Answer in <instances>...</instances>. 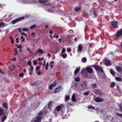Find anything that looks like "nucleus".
<instances>
[{
  "mask_svg": "<svg viewBox=\"0 0 122 122\" xmlns=\"http://www.w3.org/2000/svg\"><path fill=\"white\" fill-rule=\"evenodd\" d=\"M75 80L76 81L79 82L80 81V78L79 77H77L75 78Z\"/></svg>",
  "mask_w": 122,
  "mask_h": 122,
  "instance_id": "bb28decb",
  "label": "nucleus"
},
{
  "mask_svg": "<svg viewBox=\"0 0 122 122\" xmlns=\"http://www.w3.org/2000/svg\"><path fill=\"white\" fill-rule=\"evenodd\" d=\"M36 51L41 54H44L45 53V52L43 51V50L40 48H39Z\"/></svg>",
  "mask_w": 122,
  "mask_h": 122,
  "instance_id": "f3484780",
  "label": "nucleus"
},
{
  "mask_svg": "<svg viewBox=\"0 0 122 122\" xmlns=\"http://www.w3.org/2000/svg\"><path fill=\"white\" fill-rule=\"evenodd\" d=\"M49 66V63L48 62L46 63V70H47L48 69V66Z\"/></svg>",
  "mask_w": 122,
  "mask_h": 122,
  "instance_id": "ea45409f",
  "label": "nucleus"
},
{
  "mask_svg": "<svg viewBox=\"0 0 122 122\" xmlns=\"http://www.w3.org/2000/svg\"><path fill=\"white\" fill-rule=\"evenodd\" d=\"M30 68L31 71L32 72L33 71V70L34 69V67L31 65L30 66Z\"/></svg>",
  "mask_w": 122,
  "mask_h": 122,
  "instance_id": "49530a36",
  "label": "nucleus"
},
{
  "mask_svg": "<svg viewBox=\"0 0 122 122\" xmlns=\"http://www.w3.org/2000/svg\"><path fill=\"white\" fill-rule=\"evenodd\" d=\"M67 52H70L71 51V49L70 48H67Z\"/></svg>",
  "mask_w": 122,
  "mask_h": 122,
  "instance_id": "5fc2aeb1",
  "label": "nucleus"
},
{
  "mask_svg": "<svg viewBox=\"0 0 122 122\" xmlns=\"http://www.w3.org/2000/svg\"><path fill=\"white\" fill-rule=\"evenodd\" d=\"M88 75L87 74H85L84 75V77L85 78H87L88 77Z\"/></svg>",
  "mask_w": 122,
  "mask_h": 122,
  "instance_id": "052dcab7",
  "label": "nucleus"
},
{
  "mask_svg": "<svg viewBox=\"0 0 122 122\" xmlns=\"http://www.w3.org/2000/svg\"><path fill=\"white\" fill-rule=\"evenodd\" d=\"M115 83L114 82H112L110 86L112 88L115 86Z\"/></svg>",
  "mask_w": 122,
  "mask_h": 122,
  "instance_id": "e433bc0d",
  "label": "nucleus"
},
{
  "mask_svg": "<svg viewBox=\"0 0 122 122\" xmlns=\"http://www.w3.org/2000/svg\"><path fill=\"white\" fill-rule=\"evenodd\" d=\"M90 92L88 91H86L85 92H84L83 93V95H85L88 96L89 95Z\"/></svg>",
  "mask_w": 122,
  "mask_h": 122,
  "instance_id": "2f4dec72",
  "label": "nucleus"
},
{
  "mask_svg": "<svg viewBox=\"0 0 122 122\" xmlns=\"http://www.w3.org/2000/svg\"><path fill=\"white\" fill-rule=\"evenodd\" d=\"M53 102L52 101H50L49 104L48 105V108L49 109H51V107L52 106V105H53Z\"/></svg>",
  "mask_w": 122,
  "mask_h": 122,
  "instance_id": "4468645a",
  "label": "nucleus"
},
{
  "mask_svg": "<svg viewBox=\"0 0 122 122\" xmlns=\"http://www.w3.org/2000/svg\"><path fill=\"white\" fill-rule=\"evenodd\" d=\"M92 66L97 71H99L101 73H103L104 71L102 67L100 66L96 65H92Z\"/></svg>",
  "mask_w": 122,
  "mask_h": 122,
  "instance_id": "f257e3e1",
  "label": "nucleus"
},
{
  "mask_svg": "<svg viewBox=\"0 0 122 122\" xmlns=\"http://www.w3.org/2000/svg\"><path fill=\"white\" fill-rule=\"evenodd\" d=\"M97 86V85L95 83L93 84L92 85V87L93 88H95Z\"/></svg>",
  "mask_w": 122,
  "mask_h": 122,
  "instance_id": "8fccbe9b",
  "label": "nucleus"
},
{
  "mask_svg": "<svg viewBox=\"0 0 122 122\" xmlns=\"http://www.w3.org/2000/svg\"><path fill=\"white\" fill-rule=\"evenodd\" d=\"M110 72L111 74L113 76H115V74L114 71L112 69L110 70Z\"/></svg>",
  "mask_w": 122,
  "mask_h": 122,
  "instance_id": "b1692460",
  "label": "nucleus"
},
{
  "mask_svg": "<svg viewBox=\"0 0 122 122\" xmlns=\"http://www.w3.org/2000/svg\"><path fill=\"white\" fill-rule=\"evenodd\" d=\"M97 13L96 11H94L93 13V15L94 17H96L97 16Z\"/></svg>",
  "mask_w": 122,
  "mask_h": 122,
  "instance_id": "cd10ccee",
  "label": "nucleus"
},
{
  "mask_svg": "<svg viewBox=\"0 0 122 122\" xmlns=\"http://www.w3.org/2000/svg\"><path fill=\"white\" fill-rule=\"evenodd\" d=\"M59 43H61V38H60V39H59Z\"/></svg>",
  "mask_w": 122,
  "mask_h": 122,
  "instance_id": "774afa93",
  "label": "nucleus"
},
{
  "mask_svg": "<svg viewBox=\"0 0 122 122\" xmlns=\"http://www.w3.org/2000/svg\"><path fill=\"white\" fill-rule=\"evenodd\" d=\"M5 114L4 113V111L3 109L0 107V116H2L3 115H5Z\"/></svg>",
  "mask_w": 122,
  "mask_h": 122,
  "instance_id": "dca6fc26",
  "label": "nucleus"
},
{
  "mask_svg": "<svg viewBox=\"0 0 122 122\" xmlns=\"http://www.w3.org/2000/svg\"><path fill=\"white\" fill-rule=\"evenodd\" d=\"M5 24L4 23L2 22L1 23H0V27H4L5 26Z\"/></svg>",
  "mask_w": 122,
  "mask_h": 122,
  "instance_id": "473e14b6",
  "label": "nucleus"
},
{
  "mask_svg": "<svg viewBox=\"0 0 122 122\" xmlns=\"http://www.w3.org/2000/svg\"><path fill=\"white\" fill-rule=\"evenodd\" d=\"M19 38H16V42L17 43H18L19 42Z\"/></svg>",
  "mask_w": 122,
  "mask_h": 122,
  "instance_id": "13d9d810",
  "label": "nucleus"
},
{
  "mask_svg": "<svg viewBox=\"0 0 122 122\" xmlns=\"http://www.w3.org/2000/svg\"><path fill=\"white\" fill-rule=\"evenodd\" d=\"M72 100L74 102H76L77 101L75 98V94H73L72 97Z\"/></svg>",
  "mask_w": 122,
  "mask_h": 122,
  "instance_id": "aec40b11",
  "label": "nucleus"
},
{
  "mask_svg": "<svg viewBox=\"0 0 122 122\" xmlns=\"http://www.w3.org/2000/svg\"><path fill=\"white\" fill-rule=\"evenodd\" d=\"M24 75V74L23 73H21L19 75V76L20 77H23V76Z\"/></svg>",
  "mask_w": 122,
  "mask_h": 122,
  "instance_id": "864d4df0",
  "label": "nucleus"
},
{
  "mask_svg": "<svg viewBox=\"0 0 122 122\" xmlns=\"http://www.w3.org/2000/svg\"><path fill=\"white\" fill-rule=\"evenodd\" d=\"M62 89V86H60L58 87L55 89L54 92L55 94L61 91Z\"/></svg>",
  "mask_w": 122,
  "mask_h": 122,
  "instance_id": "423d86ee",
  "label": "nucleus"
},
{
  "mask_svg": "<svg viewBox=\"0 0 122 122\" xmlns=\"http://www.w3.org/2000/svg\"><path fill=\"white\" fill-rule=\"evenodd\" d=\"M33 35L34 36H33L34 37H35L36 36V35L34 32H33L31 34V36H33Z\"/></svg>",
  "mask_w": 122,
  "mask_h": 122,
  "instance_id": "bf43d9fd",
  "label": "nucleus"
},
{
  "mask_svg": "<svg viewBox=\"0 0 122 122\" xmlns=\"http://www.w3.org/2000/svg\"><path fill=\"white\" fill-rule=\"evenodd\" d=\"M33 62V64L34 65H36L37 64V61L36 60L34 61Z\"/></svg>",
  "mask_w": 122,
  "mask_h": 122,
  "instance_id": "603ef678",
  "label": "nucleus"
},
{
  "mask_svg": "<svg viewBox=\"0 0 122 122\" xmlns=\"http://www.w3.org/2000/svg\"><path fill=\"white\" fill-rule=\"evenodd\" d=\"M2 105L4 108L6 109H7L8 108V104L5 102L3 103Z\"/></svg>",
  "mask_w": 122,
  "mask_h": 122,
  "instance_id": "f8f14e48",
  "label": "nucleus"
},
{
  "mask_svg": "<svg viewBox=\"0 0 122 122\" xmlns=\"http://www.w3.org/2000/svg\"><path fill=\"white\" fill-rule=\"evenodd\" d=\"M87 108L88 109H95V107H94L92 105L88 106L87 107Z\"/></svg>",
  "mask_w": 122,
  "mask_h": 122,
  "instance_id": "c756f323",
  "label": "nucleus"
},
{
  "mask_svg": "<svg viewBox=\"0 0 122 122\" xmlns=\"http://www.w3.org/2000/svg\"><path fill=\"white\" fill-rule=\"evenodd\" d=\"M22 47V46L21 45H20L17 47V48L18 49H21Z\"/></svg>",
  "mask_w": 122,
  "mask_h": 122,
  "instance_id": "680f3d73",
  "label": "nucleus"
},
{
  "mask_svg": "<svg viewBox=\"0 0 122 122\" xmlns=\"http://www.w3.org/2000/svg\"><path fill=\"white\" fill-rule=\"evenodd\" d=\"M24 2L26 3H30L31 2L30 0H24Z\"/></svg>",
  "mask_w": 122,
  "mask_h": 122,
  "instance_id": "c9c22d12",
  "label": "nucleus"
},
{
  "mask_svg": "<svg viewBox=\"0 0 122 122\" xmlns=\"http://www.w3.org/2000/svg\"><path fill=\"white\" fill-rule=\"evenodd\" d=\"M116 114L118 116L121 117H122V114L118 113L117 112L116 113Z\"/></svg>",
  "mask_w": 122,
  "mask_h": 122,
  "instance_id": "a18cd8bd",
  "label": "nucleus"
},
{
  "mask_svg": "<svg viewBox=\"0 0 122 122\" xmlns=\"http://www.w3.org/2000/svg\"><path fill=\"white\" fill-rule=\"evenodd\" d=\"M95 93L97 95H99L101 97L104 95V93L101 90L99 89H97L95 90Z\"/></svg>",
  "mask_w": 122,
  "mask_h": 122,
  "instance_id": "7ed1b4c3",
  "label": "nucleus"
},
{
  "mask_svg": "<svg viewBox=\"0 0 122 122\" xmlns=\"http://www.w3.org/2000/svg\"><path fill=\"white\" fill-rule=\"evenodd\" d=\"M22 30L23 31H29L28 29L27 28H23L22 29Z\"/></svg>",
  "mask_w": 122,
  "mask_h": 122,
  "instance_id": "a19ab883",
  "label": "nucleus"
},
{
  "mask_svg": "<svg viewBox=\"0 0 122 122\" xmlns=\"http://www.w3.org/2000/svg\"><path fill=\"white\" fill-rule=\"evenodd\" d=\"M0 73H1V74H5V73L3 72L2 71L1 69L0 68Z\"/></svg>",
  "mask_w": 122,
  "mask_h": 122,
  "instance_id": "4d7b16f0",
  "label": "nucleus"
},
{
  "mask_svg": "<svg viewBox=\"0 0 122 122\" xmlns=\"http://www.w3.org/2000/svg\"><path fill=\"white\" fill-rule=\"evenodd\" d=\"M31 63L30 60H29L27 62V64L29 66H31Z\"/></svg>",
  "mask_w": 122,
  "mask_h": 122,
  "instance_id": "de8ad7c7",
  "label": "nucleus"
},
{
  "mask_svg": "<svg viewBox=\"0 0 122 122\" xmlns=\"http://www.w3.org/2000/svg\"><path fill=\"white\" fill-rule=\"evenodd\" d=\"M81 8V7H76L74 8V10L76 12H77L80 10Z\"/></svg>",
  "mask_w": 122,
  "mask_h": 122,
  "instance_id": "412c9836",
  "label": "nucleus"
},
{
  "mask_svg": "<svg viewBox=\"0 0 122 122\" xmlns=\"http://www.w3.org/2000/svg\"><path fill=\"white\" fill-rule=\"evenodd\" d=\"M70 99V96L66 95L65 97V102H66L68 100Z\"/></svg>",
  "mask_w": 122,
  "mask_h": 122,
  "instance_id": "5701e85b",
  "label": "nucleus"
},
{
  "mask_svg": "<svg viewBox=\"0 0 122 122\" xmlns=\"http://www.w3.org/2000/svg\"><path fill=\"white\" fill-rule=\"evenodd\" d=\"M86 69L85 68H84L82 69L81 72V74H82L86 72Z\"/></svg>",
  "mask_w": 122,
  "mask_h": 122,
  "instance_id": "c85d7f7f",
  "label": "nucleus"
},
{
  "mask_svg": "<svg viewBox=\"0 0 122 122\" xmlns=\"http://www.w3.org/2000/svg\"><path fill=\"white\" fill-rule=\"evenodd\" d=\"M105 64L106 66H110L111 65V62L109 60L107 59H106L104 60Z\"/></svg>",
  "mask_w": 122,
  "mask_h": 122,
  "instance_id": "6e6552de",
  "label": "nucleus"
},
{
  "mask_svg": "<svg viewBox=\"0 0 122 122\" xmlns=\"http://www.w3.org/2000/svg\"><path fill=\"white\" fill-rule=\"evenodd\" d=\"M30 85L33 86H36L37 85V82H35L33 83H31L30 84Z\"/></svg>",
  "mask_w": 122,
  "mask_h": 122,
  "instance_id": "a878e982",
  "label": "nucleus"
},
{
  "mask_svg": "<svg viewBox=\"0 0 122 122\" xmlns=\"http://www.w3.org/2000/svg\"><path fill=\"white\" fill-rule=\"evenodd\" d=\"M121 36H122V28L118 30L115 34L117 38Z\"/></svg>",
  "mask_w": 122,
  "mask_h": 122,
  "instance_id": "0eeeda50",
  "label": "nucleus"
},
{
  "mask_svg": "<svg viewBox=\"0 0 122 122\" xmlns=\"http://www.w3.org/2000/svg\"><path fill=\"white\" fill-rule=\"evenodd\" d=\"M82 61L83 62H85L86 61V58H83L82 59Z\"/></svg>",
  "mask_w": 122,
  "mask_h": 122,
  "instance_id": "58836bf2",
  "label": "nucleus"
},
{
  "mask_svg": "<svg viewBox=\"0 0 122 122\" xmlns=\"http://www.w3.org/2000/svg\"><path fill=\"white\" fill-rule=\"evenodd\" d=\"M27 51H29L30 52V53H31V54H32V52L30 51V48H27Z\"/></svg>",
  "mask_w": 122,
  "mask_h": 122,
  "instance_id": "6e6d98bb",
  "label": "nucleus"
},
{
  "mask_svg": "<svg viewBox=\"0 0 122 122\" xmlns=\"http://www.w3.org/2000/svg\"><path fill=\"white\" fill-rule=\"evenodd\" d=\"M83 48V46L81 44L79 45L78 47V49L77 51L78 52L81 51H82Z\"/></svg>",
  "mask_w": 122,
  "mask_h": 122,
  "instance_id": "ddd939ff",
  "label": "nucleus"
},
{
  "mask_svg": "<svg viewBox=\"0 0 122 122\" xmlns=\"http://www.w3.org/2000/svg\"><path fill=\"white\" fill-rule=\"evenodd\" d=\"M103 100L102 99L100 98L99 97H96L95 98V101L96 102H102Z\"/></svg>",
  "mask_w": 122,
  "mask_h": 122,
  "instance_id": "9d476101",
  "label": "nucleus"
},
{
  "mask_svg": "<svg viewBox=\"0 0 122 122\" xmlns=\"http://www.w3.org/2000/svg\"><path fill=\"white\" fill-rule=\"evenodd\" d=\"M41 67L40 66H37L36 67V71H37L38 70H39L40 69Z\"/></svg>",
  "mask_w": 122,
  "mask_h": 122,
  "instance_id": "09e8293b",
  "label": "nucleus"
},
{
  "mask_svg": "<svg viewBox=\"0 0 122 122\" xmlns=\"http://www.w3.org/2000/svg\"><path fill=\"white\" fill-rule=\"evenodd\" d=\"M80 67H78L75 70L74 73L75 75L77 74L80 71Z\"/></svg>",
  "mask_w": 122,
  "mask_h": 122,
  "instance_id": "4be33fe9",
  "label": "nucleus"
},
{
  "mask_svg": "<svg viewBox=\"0 0 122 122\" xmlns=\"http://www.w3.org/2000/svg\"><path fill=\"white\" fill-rule=\"evenodd\" d=\"M41 117H36L31 120V122H41Z\"/></svg>",
  "mask_w": 122,
  "mask_h": 122,
  "instance_id": "39448f33",
  "label": "nucleus"
},
{
  "mask_svg": "<svg viewBox=\"0 0 122 122\" xmlns=\"http://www.w3.org/2000/svg\"><path fill=\"white\" fill-rule=\"evenodd\" d=\"M7 117V115H4L1 118V120L2 122H4L6 120Z\"/></svg>",
  "mask_w": 122,
  "mask_h": 122,
  "instance_id": "2eb2a0df",
  "label": "nucleus"
},
{
  "mask_svg": "<svg viewBox=\"0 0 122 122\" xmlns=\"http://www.w3.org/2000/svg\"><path fill=\"white\" fill-rule=\"evenodd\" d=\"M117 90L118 91H119V90H120V89H119V87H118V85H117Z\"/></svg>",
  "mask_w": 122,
  "mask_h": 122,
  "instance_id": "338daca9",
  "label": "nucleus"
},
{
  "mask_svg": "<svg viewBox=\"0 0 122 122\" xmlns=\"http://www.w3.org/2000/svg\"><path fill=\"white\" fill-rule=\"evenodd\" d=\"M13 66L14 67V69H11V71H14L15 70V67L14 66V65H13Z\"/></svg>",
  "mask_w": 122,
  "mask_h": 122,
  "instance_id": "69168bd1",
  "label": "nucleus"
},
{
  "mask_svg": "<svg viewBox=\"0 0 122 122\" xmlns=\"http://www.w3.org/2000/svg\"><path fill=\"white\" fill-rule=\"evenodd\" d=\"M119 109H120L121 111L122 112V103L119 104Z\"/></svg>",
  "mask_w": 122,
  "mask_h": 122,
  "instance_id": "7c9ffc66",
  "label": "nucleus"
},
{
  "mask_svg": "<svg viewBox=\"0 0 122 122\" xmlns=\"http://www.w3.org/2000/svg\"><path fill=\"white\" fill-rule=\"evenodd\" d=\"M38 0L41 3H45L48 1V0Z\"/></svg>",
  "mask_w": 122,
  "mask_h": 122,
  "instance_id": "72a5a7b5",
  "label": "nucleus"
},
{
  "mask_svg": "<svg viewBox=\"0 0 122 122\" xmlns=\"http://www.w3.org/2000/svg\"><path fill=\"white\" fill-rule=\"evenodd\" d=\"M36 25H33L30 28V29H33L34 28H35Z\"/></svg>",
  "mask_w": 122,
  "mask_h": 122,
  "instance_id": "37998d69",
  "label": "nucleus"
},
{
  "mask_svg": "<svg viewBox=\"0 0 122 122\" xmlns=\"http://www.w3.org/2000/svg\"><path fill=\"white\" fill-rule=\"evenodd\" d=\"M63 107H64V106L63 104H61L57 106L56 107L55 110L56 109L57 111L59 112Z\"/></svg>",
  "mask_w": 122,
  "mask_h": 122,
  "instance_id": "1a4fd4ad",
  "label": "nucleus"
},
{
  "mask_svg": "<svg viewBox=\"0 0 122 122\" xmlns=\"http://www.w3.org/2000/svg\"><path fill=\"white\" fill-rule=\"evenodd\" d=\"M25 18V16H23L20 18L16 19L12 21L11 22V24H14L20 21L21 20H23Z\"/></svg>",
  "mask_w": 122,
  "mask_h": 122,
  "instance_id": "f03ea898",
  "label": "nucleus"
},
{
  "mask_svg": "<svg viewBox=\"0 0 122 122\" xmlns=\"http://www.w3.org/2000/svg\"><path fill=\"white\" fill-rule=\"evenodd\" d=\"M53 86H52V84H51L49 87V89L51 90L53 89Z\"/></svg>",
  "mask_w": 122,
  "mask_h": 122,
  "instance_id": "79ce46f5",
  "label": "nucleus"
},
{
  "mask_svg": "<svg viewBox=\"0 0 122 122\" xmlns=\"http://www.w3.org/2000/svg\"><path fill=\"white\" fill-rule=\"evenodd\" d=\"M111 26L115 28L118 27V22L116 21H112L110 22Z\"/></svg>",
  "mask_w": 122,
  "mask_h": 122,
  "instance_id": "20e7f679",
  "label": "nucleus"
},
{
  "mask_svg": "<svg viewBox=\"0 0 122 122\" xmlns=\"http://www.w3.org/2000/svg\"><path fill=\"white\" fill-rule=\"evenodd\" d=\"M61 56H62L63 58H65L67 56V55L66 54L64 53L63 54H62Z\"/></svg>",
  "mask_w": 122,
  "mask_h": 122,
  "instance_id": "4c0bfd02",
  "label": "nucleus"
},
{
  "mask_svg": "<svg viewBox=\"0 0 122 122\" xmlns=\"http://www.w3.org/2000/svg\"><path fill=\"white\" fill-rule=\"evenodd\" d=\"M57 84V82L56 81H54L51 84L54 86H55Z\"/></svg>",
  "mask_w": 122,
  "mask_h": 122,
  "instance_id": "f704fd0d",
  "label": "nucleus"
},
{
  "mask_svg": "<svg viewBox=\"0 0 122 122\" xmlns=\"http://www.w3.org/2000/svg\"><path fill=\"white\" fill-rule=\"evenodd\" d=\"M116 69L117 71L119 73H120L122 71V70L120 67H116Z\"/></svg>",
  "mask_w": 122,
  "mask_h": 122,
  "instance_id": "a211bd4d",
  "label": "nucleus"
},
{
  "mask_svg": "<svg viewBox=\"0 0 122 122\" xmlns=\"http://www.w3.org/2000/svg\"><path fill=\"white\" fill-rule=\"evenodd\" d=\"M21 40L22 39L21 41L22 42H24L25 41V39L23 37V36H21Z\"/></svg>",
  "mask_w": 122,
  "mask_h": 122,
  "instance_id": "c03bdc74",
  "label": "nucleus"
},
{
  "mask_svg": "<svg viewBox=\"0 0 122 122\" xmlns=\"http://www.w3.org/2000/svg\"><path fill=\"white\" fill-rule=\"evenodd\" d=\"M12 60L13 61H15L16 60V58H13L12 59Z\"/></svg>",
  "mask_w": 122,
  "mask_h": 122,
  "instance_id": "0e129e2a",
  "label": "nucleus"
},
{
  "mask_svg": "<svg viewBox=\"0 0 122 122\" xmlns=\"http://www.w3.org/2000/svg\"><path fill=\"white\" fill-rule=\"evenodd\" d=\"M66 51V49L65 48H63L62 50L61 53H63L64 52H65Z\"/></svg>",
  "mask_w": 122,
  "mask_h": 122,
  "instance_id": "3c124183",
  "label": "nucleus"
},
{
  "mask_svg": "<svg viewBox=\"0 0 122 122\" xmlns=\"http://www.w3.org/2000/svg\"><path fill=\"white\" fill-rule=\"evenodd\" d=\"M115 80L117 81H122L121 78L120 77H117L115 78Z\"/></svg>",
  "mask_w": 122,
  "mask_h": 122,
  "instance_id": "393cba45",
  "label": "nucleus"
},
{
  "mask_svg": "<svg viewBox=\"0 0 122 122\" xmlns=\"http://www.w3.org/2000/svg\"><path fill=\"white\" fill-rule=\"evenodd\" d=\"M78 85V83H75L74 84V86L75 87H76Z\"/></svg>",
  "mask_w": 122,
  "mask_h": 122,
  "instance_id": "e2e57ef3",
  "label": "nucleus"
},
{
  "mask_svg": "<svg viewBox=\"0 0 122 122\" xmlns=\"http://www.w3.org/2000/svg\"><path fill=\"white\" fill-rule=\"evenodd\" d=\"M86 70L88 73L91 74L93 72V69L90 67H88L86 68Z\"/></svg>",
  "mask_w": 122,
  "mask_h": 122,
  "instance_id": "9b49d317",
  "label": "nucleus"
},
{
  "mask_svg": "<svg viewBox=\"0 0 122 122\" xmlns=\"http://www.w3.org/2000/svg\"><path fill=\"white\" fill-rule=\"evenodd\" d=\"M43 113L42 111H40L39 113H37V115H38V116H37L36 117H41V119L42 118V117L41 116L42 115Z\"/></svg>",
  "mask_w": 122,
  "mask_h": 122,
  "instance_id": "6ab92c4d",
  "label": "nucleus"
}]
</instances>
